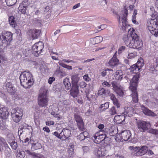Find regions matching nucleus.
<instances>
[{
  "label": "nucleus",
  "mask_w": 158,
  "mask_h": 158,
  "mask_svg": "<svg viewBox=\"0 0 158 158\" xmlns=\"http://www.w3.org/2000/svg\"><path fill=\"white\" fill-rule=\"evenodd\" d=\"M21 85L25 89L30 88L34 83L33 77L29 72H24L19 77Z\"/></svg>",
  "instance_id": "1"
},
{
  "label": "nucleus",
  "mask_w": 158,
  "mask_h": 158,
  "mask_svg": "<svg viewBox=\"0 0 158 158\" xmlns=\"http://www.w3.org/2000/svg\"><path fill=\"white\" fill-rule=\"evenodd\" d=\"M139 78V74H136L133 76L130 81L129 89L132 92L131 95L133 103H137L138 101V95L137 91V89Z\"/></svg>",
  "instance_id": "2"
},
{
  "label": "nucleus",
  "mask_w": 158,
  "mask_h": 158,
  "mask_svg": "<svg viewBox=\"0 0 158 158\" xmlns=\"http://www.w3.org/2000/svg\"><path fill=\"white\" fill-rule=\"evenodd\" d=\"M152 19L149 23H148V28L151 33L156 37L158 36V13L154 11L151 15Z\"/></svg>",
  "instance_id": "3"
},
{
  "label": "nucleus",
  "mask_w": 158,
  "mask_h": 158,
  "mask_svg": "<svg viewBox=\"0 0 158 158\" xmlns=\"http://www.w3.org/2000/svg\"><path fill=\"white\" fill-rule=\"evenodd\" d=\"M13 34L10 32H2L0 34V52L3 47L7 46L12 40Z\"/></svg>",
  "instance_id": "4"
},
{
  "label": "nucleus",
  "mask_w": 158,
  "mask_h": 158,
  "mask_svg": "<svg viewBox=\"0 0 158 158\" xmlns=\"http://www.w3.org/2000/svg\"><path fill=\"white\" fill-rule=\"evenodd\" d=\"M129 149L131 150V154L134 156H142L146 153L148 151L147 146H143L141 148L139 147L130 146Z\"/></svg>",
  "instance_id": "5"
},
{
  "label": "nucleus",
  "mask_w": 158,
  "mask_h": 158,
  "mask_svg": "<svg viewBox=\"0 0 158 158\" xmlns=\"http://www.w3.org/2000/svg\"><path fill=\"white\" fill-rule=\"evenodd\" d=\"M40 93L38 98V103L39 105L42 107H45L48 105V101L47 92L43 90H40Z\"/></svg>",
  "instance_id": "6"
},
{
  "label": "nucleus",
  "mask_w": 158,
  "mask_h": 158,
  "mask_svg": "<svg viewBox=\"0 0 158 158\" xmlns=\"http://www.w3.org/2000/svg\"><path fill=\"white\" fill-rule=\"evenodd\" d=\"M133 39L131 40L130 44V47L133 48L138 49L141 48L143 46V42L141 40L139 39V37L135 33L132 37Z\"/></svg>",
  "instance_id": "7"
},
{
  "label": "nucleus",
  "mask_w": 158,
  "mask_h": 158,
  "mask_svg": "<svg viewBox=\"0 0 158 158\" xmlns=\"http://www.w3.org/2000/svg\"><path fill=\"white\" fill-rule=\"evenodd\" d=\"M44 48V44L42 42L35 43L32 47V52L36 56H38Z\"/></svg>",
  "instance_id": "8"
},
{
  "label": "nucleus",
  "mask_w": 158,
  "mask_h": 158,
  "mask_svg": "<svg viewBox=\"0 0 158 158\" xmlns=\"http://www.w3.org/2000/svg\"><path fill=\"white\" fill-rule=\"evenodd\" d=\"M102 132H103L102 130H99V139H101L100 142H99V145H101L100 147L99 146V148H102L100 149L102 154L101 156L104 155V151L105 150V148L107 145V143H105V140L106 137V132H104V134H101Z\"/></svg>",
  "instance_id": "9"
},
{
  "label": "nucleus",
  "mask_w": 158,
  "mask_h": 158,
  "mask_svg": "<svg viewBox=\"0 0 158 158\" xmlns=\"http://www.w3.org/2000/svg\"><path fill=\"white\" fill-rule=\"evenodd\" d=\"M111 84L113 87V90L119 96H123L124 95V92L120 84L116 81H112Z\"/></svg>",
  "instance_id": "10"
},
{
  "label": "nucleus",
  "mask_w": 158,
  "mask_h": 158,
  "mask_svg": "<svg viewBox=\"0 0 158 158\" xmlns=\"http://www.w3.org/2000/svg\"><path fill=\"white\" fill-rule=\"evenodd\" d=\"M122 13L123 15L122 17V22L120 21V16H119L118 19V21L119 22L120 25L122 27V29L124 30L126 29V27L127 25V16L128 14V10L125 7H124V10H123Z\"/></svg>",
  "instance_id": "11"
},
{
  "label": "nucleus",
  "mask_w": 158,
  "mask_h": 158,
  "mask_svg": "<svg viewBox=\"0 0 158 158\" xmlns=\"http://www.w3.org/2000/svg\"><path fill=\"white\" fill-rule=\"evenodd\" d=\"M137 127L139 130L142 132H145L148 130V127L150 126L149 122H146L142 120H139L137 122Z\"/></svg>",
  "instance_id": "12"
},
{
  "label": "nucleus",
  "mask_w": 158,
  "mask_h": 158,
  "mask_svg": "<svg viewBox=\"0 0 158 158\" xmlns=\"http://www.w3.org/2000/svg\"><path fill=\"white\" fill-rule=\"evenodd\" d=\"M41 32V30L36 29H31L29 30L27 35L31 37L33 40L36 39L39 37Z\"/></svg>",
  "instance_id": "13"
},
{
  "label": "nucleus",
  "mask_w": 158,
  "mask_h": 158,
  "mask_svg": "<svg viewBox=\"0 0 158 158\" xmlns=\"http://www.w3.org/2000/svg\"><path fill=\"white\" fill-rule=\"evenodd\" d=\"M131 29H130V31L131 32L130 35H124L123 36V40L125 43V44L127 46H129L130 47V44L133 38L132 37L133 35L135 34V31L132 28V30H131Z\"/></svg>",
  "instance_id": "14"
},
{
  "label": "nucleus",
  "mask_w": 158,
  "mask_h": 158,
  "mask_svg": "<svg viewBox=\"0 0 158 158\" xmlns=\"http://www.w3.org/2000/svg\"><path fill=\"white\" fill-rule=\"evenodd\" d=\"M9 115L7 108L6 107L0 108V118L5 119H6Z\"/></svg>",
  "instance_id": "15"
},
{
  "label": "nucleus",
  "mask_w": 158,
  "mask_h": 158,
  "mask_svg": "<svg viewBox=\"0 0 158 158\" xmlns=\"http://www.w3.org/2000/svg\"><path fill=\"white\" fill-rule=\"evenodd\" d=\"M125 116L123 114L117 115L114 118V121L117 124H124Z\"/></svg>",
  "instance_id": "16"
},
{
  "label": "nucleus",
  "mask_w": 158,
  "mask_h": 158,
  "mask_svg": "<svg viewBox=\"0 0 158 158\" xmlns=\"http://www.w3.org/2000/svg\"><path fill=\"white\" fill-rule=\"evenodd\" d=\"M131 135V133L129 131L125 130L121 133V137L122 139L125 141H127L130 139Z\"/></svg>",
  "instance_id": "17"
},
{
  "label": "nucleus",
  "mask_w": 158,
  "mask_h": 158,
  "mask_svg": "<svg viewBox=\"0 0 158 158\" xmlns=\"http://www.w3.org/2000/svg\"><path fill=\"white\" fill-rule=\"evenodd\" d=\"M110 71H113V70L108 68H105L102 70L100 75H99V78H100L101 81H103V80L102 79H104L107 74H108Z\"/></svg>",
  "instance_id": "18"
},
{
  "label": "nucleus",
  "mask_w": 158,
  "mask_h": 158,
  "mask_svg": "<svg viewBox=\"0 0 158 158\" xmlns=\"http://www.w3.org/2000/svg\"><path fill=\"white\" fill-rule=\"evenodd\" d=\"M71 87L72 88L70 90L71 95L74 98L77 97L79 92V86H72Z\"/></svg>",
  "instance_id": "19"
},
{
  "label": "nucleus",
  "mask_w": 158,
  "mask_h": 158,
  "mask_svg": "<svg viewBox=\"0 0 158 158\" xmlns=\"http://www.w3.org/2000/svg\"><path fill=\"white\" fill-rule=\"evenodd\" d=\"M62 133V140H64L68 139L70 136L71 134V131L69 129H63L61 132Z\"/></svg>",
  "instance_id": "20"
},
{
  "label": "nucleus",
  "mask_w": 158,
  "mask_h": 158,
  "mask_svg": "<svg viewBox=\"0 0 158 158\" xmlns=\"http://www.w3.org/2000/svg\"><path fill=\"white\" fill-rule=\"evenodd\" d=\"M80 78L78 76V74L73 75L71 77L72 86H78V83L79 80Z\"/></svg>",
  "instance_id": "21"
},
{
  "label": "nucleus",
  "mask_w": 158,
  "mask_h": 158,
  "mask_svg": "<svg viewBox=\"0 0 158 158\" xmlns=\"http://www.w3.org/2000/svg\"><path fill=\"white\" fill-rule=\"evenodd\" d=\"M109 96L110 97V99L113 101L114 104L116 106L117 108L120 107V105L115 95L112 93H109Z\"/></svg>",
  "instance_id": "22"
},
{
  "label": "nucleus",
  "mask_w": 158,
  "mask_h": 158,
  "mask_svg": "<svg viewBox=\"0 0 158 158\" xmlns=\"http://www.w3.org/2000/svg\"><path fill=\"white\" fill-rule=\"evenodd\" d=\"M142 110L143 113L146 115L153 117L156 116V114L147 108L143 106L142 107Z\"/></svg>",
  "instance_id": "23"
},
{
  "label": "nucleus",
  "mask_w": 158,
  "mask_h": 158,
  "mask_svg": "<svg viewBox=\"0 0 158 158\" xmlns=\"http://www.w3.org/2000/svg\"><path fill=\"white\" fill-rule=\"evenodd\" d=\"M123 77V74L122 70H119L116 71L115 73L114 77L116 79L118 80H122Z\"/></svg>",
  "instance_id": "24"
},
{
  "label": "nucleus",
  "mask_w": 158,
  "mask_h": 158,
  "mask_svg": "<svg viewBox=\"0 0 158 158\" xmlns=\"http://www.w3.org/2000/svg\"><path fill=\"white\" fill-rule=\"evenodd\" d=\"M68 156L69 158H73L74 156V146L71 145L69 146V150L68 151Z\"/></svg>",
  "instance_id": "25"
},
{
  "label": "nucleus",
  "mask_w": 158,
  "mask_h": 158,
  "mask_svg": "<svg viewBox=\"0 0 158 158\" xmlns=\"http://www.w3.org/2000/svg\"><path fill=\"white\" fill-rule=\"evenodd\" d=\"M118 60L117 58L114 56L111 59L109 62V64L112 66L116 65L118 64Z\"/></svg>",
  "instance_id": "26"
},
{
  "label": "nucleus",
  "mask_w": 158,
  "mask_h": 158,
  "mask_svg": "<svg viewBox=\"0 0 158 158\" xmlns=\"http://www.w3.org/2000/svg\"><path fill=\"white\" fill-rule=\"evenodd\" d=\"M63 83L66 89L69 90L70 89L72 86H71V84L69 78H65L63 80Z\"/></svg>",
  "instance_id": "27"
},
{
  "label": "nucleus",
  "mask_w": 158,
  "mask_h": 158,
  "mask_svg": "<svg viewBox=\"0 0 158 158\" xmlns=\"http://www.w3.org/2000/svg\"><path fill=\"white\" fill-rule=\"evenodd\" d=\"M134 109L132 107H128L126 110L125 113H126L127 116L130 117L134 114Z\"/></svg>",
  "instance_id": "28"
},
{
  "label": "nucleus",
  "mask_w": 158,
  "mask_h": 158,
  "mask_svg": "<svg viewBox=\"0 0 158 158\" xmlns=\"http://www.w3.org/2000/svg\"><path fill=\"white\" fill-rule=\"evenodd\" d=\"M9 24L13 27H15L16 25V23L15 21V18L13 16H10L9 18Z\"/></svg>",
  "instance_id": "29"
},
{
  "label": "nucleus",
  "mask_w": 158,
  "mask_h": 158,
  "mask_svg": "<svg viewBox=\"0 0 158 158\" xmlns=\"http://www.w3.org/2000/svg\"><path fill=\"white\" fill-rule=\"evenodd\" d=\"M12 112L16 115H19V116L21 117L23 115V110L19 107L17 108L15 110H14L13 111H12Z\"/></svg>",
  "instance_id": "30"
},
{
  "label": "nucleus",
  "mask_w": 158,
  "mask_h": 158,
  "mask_svg": "<svg viewBox=\"0 0 158 158\" xmlns=\"http://www.w3.org/2000/svg\"><path fill=\"white\" fill-rule=\"evenodd\" d=\"M12 118L13 121L16 123H18L22 117L18 115H16L14 113L11 112Z\"/></svg>",
  "instance_id": "31"
},
{
  "label": "nucleus",
  "mask_w": 158,
  "mask_h": 158,
  "mask_svg": "<svg viewBox=\"0 0 158 158\" xmlns=\"http://www.w3.org/2000/svg\"><path fill=\"white\" fill-rule=\"evenodd\" d=\"M130 69L131 70V71L133 73L136 74L139 73L140 70L139 67H138L135 64H134L132 65Z\"/></svg>",
  "instance_id": "32"
},
{
  "label": "nucleus",
  "mask_w": 158,
  "mask_h": 158,
  "mask_svg": "<svg viewBox=\"0 0 158 158\" xmlns=\"http://www.w3.org/2000/svg\"><path fill=\"white\" fill-rule=\"evenodd\" d=\"M74 115L75 119L77 123V124L83 122L82 117H81L77 114H74Z\"/></svg>",
  "instance_id": "33"
},
{
  "label": "nucleus",
  "mask_w": 158,
  "mask_h": 158,
  "mask_svg": "<svg viewBox=\"0 0 158 158\" xmlns=\"http://www.w3.org/2000/svg\"><path fill=\"white\" fill-rule=\"evenodd\" d=\"M109 103L108 102H106L104 104H102L101 105L100 107H99V112H101L104 111L106 109H108L109 107Z\"/></svg>",
  "instance_id": "34"
},
{
  "label": "nucleus",
  "mask_w": 158,
  "mask_h": 158,
  "mask_svg": "<svg viewBox=\"0 0 158 158\" xmlns=\"http://www.w3.org/2000/svg\"><path fill=\"white\" fill-rule=\"evenodd\" d=\"M56 73L58 77L60 78L64 77L66 76L65 72L63 71H61L59 69H58L56 70Z\"/></svg>",
  "instance_id": "35"
},
{
  "label": "nucleus",
  "mask_w": 158,
  "mask_h": 158,
  "mask_svg": "<svg viewBox=\"0 0 158 158\" xmlns=\"http://www.w3.org/2000/svg\"><path fill=\"white\" fill-rule=\"evenodd\" d=\"M93 142L96 144L98 143L99 132L96 133L92 137Z\"/></svg>",
  "instance_id": "36"
},
{
  "label": "nucleus",
  "mask_w": 158,
  "mask_h": 158,
  "mask_svg": "<svg viewBox=\"0 0 158 158\" xmlns=\"http://www.w3.org/2000/svg\"><path fill=\"white\" fill-rule=\"evenodd\" d=\"M58 63L62 67L66 68L68 69L71 70L72 69L71 66L66 65V64L64 63L63 62H62V61H59Z\"/></svg>",
  "instance_id": "37"
},
{
  "label": "nucleus",
  "mask_w": 158,
  "mask_h": 158,
  "mask_svg": "<svg viewBox=\"0 0 158 158\" xmlns=\"http://www.w3.org/2000/svg\"><path fill=\"white\" fill-rule=\"evenodd\" d=\"M17 2V0H6L7 5L10 6L14 5Z\"/></svg>",
  "instance_id": "38"
},
{
  "label": "nucleus",
  "mask_w": 158,
  "mask_h": 158,
  "mask_svg": "<svg viewBox=\"0 0 158 158\" xmlns=\"http://www.w3.org/2000/svg\"><path fill=\"white\" fill-rule=\"evenodd\" d=\"M77 125L79 130L81 131H85V128L84 127V122L77 123Z\"/></svg>",
  "instance_id": "39"
},
{
  "label": "nucleus",
  "mask_w": 158,
  "mask_h": 158,
  "mask_svg": "<svg viewBox=\"0 0 158 158\" xmlns=\"http://www.w3.org/2000/svg\"><path fill=\"white\" fill-rule=\"evenodd\" d=\"M143 61V59L140 58L139 60H138L136 64H135L138 67H139L140 69L144 65Z\"/></svg>",
  "instance_id": "40"
},
{
  "label": "nucleus",
  "mask_w": 158,
  "mask_h": 158,
  "mask_svg": "<svg viewBox=\"0 0 158 158\" xmlns=\"http://www.w3.org/2000/svg\"><path fill=\"white\" fill-rule=\"evenodd\" d=\"M27 8L22 5H19V10L20 12L23 14H25L26 13V11Z\"/></svg>",
  "instance_id": "41"
},
{
  "label": "nucleus",
  "mask_w": 158,
  "mask_h": 158,
  "mask_svg": "<svg viewBox=\"0 0 158 158\" xmlns=\"http://www.w3.org/2000/svg\"><path fill=\"white\" fill-rule=\"evenodd\" d=\"M27 128L25 129V131L28 133L29 135H32V134L33 129L31 126H29L28 125H27Z\"/></svg>",
  "instance_id": "42"
},
{
  "label": "nucleus",
  "mask_w": 158,
  "mask_h": 158,
  "mask_svg": "<svg viewBox=\"0 0 158 158\" xmlns=\"http://www.w3.org/2000/svg\"><path fill=\"white\" fill-rule=\"evenodd\" d=\"M99 95L102 98H105L106 95V90L103 88L99 89Z\"/></svg>",
  "instance_id": "43"
},
{
  "label": "nucleus",
  "mask_w": 158,
  "mask_h": 158,
  "mask_svg": "<svg viewBox=\"0 0 158 158\" xmlns=\"http://www.w3.org/2000/svg\"><path fill=\"white\" fill-rule=\"evenodd\" d=\"M25 153L24 151H19L16 156L17 158H24L25 156Z\"/></svg>",
  "instance_id": "44"
},
{
  "label": "nucleus",
  "mask_w": 158,
  "mask_h": 158,
  "mask_svg": "<svg viewBox=\"0 0 158 158\" xmlns=\"http://www.w3.org/2000/svg\"><path fill=\"white\" fill-rule=\"evenodd\" d=\"M6 87L8 92L10 93H12L13 89H12L13 87L11 83L10 82L8 83L6 85Z\"/></svg>",
  "instance_id": "45"
},
{
  "label": "nucleus",
  "mask_w": 158,
  "mask_h": 158,
  "mask_svg": "<svg viewBox=\"0 0 158 158\" xmlns=\"http://www.w3.org/2000/svg\"><path fill=\"white\" fill-rule=\"evenodd\" d=\"M52 134L56 137L58 139L62 140V132H61L60 134L58 133V132L57 131H55L54 133H52Z\"/></svg>",
  "instance_id": "46"
},
{
  "label": "nucleus",
  "mask_w": 158,
  "mask_h": 158,
  "mask_svg": "<svg viewBox=\"0 0 158 158\" xmlns=\"http://www.w3.org/2000/svg\"><path fill=\"white\" fill-rule=\"evenodd\" d=\"M110 114L112 115L116 114V110L115 107L113 106L111 107L109 111Z\"/></svg>",
  "instance_id": "47"
},
{
  "label": "nucleus",
  "mask_w": 158,
  "mask_h": 158,
  "mask_svg": "<svg viewBox=\"0 0 158 158\" xmlns=\"http://www.w3.org/2000/svg\"><path fill=\"white\" fill-rule=\"evenodd\" d=\"M148 132L152 134L155 135L158 134V130L156 129L151 128L148 130Z\"/></svg>",
  "instance_id": "48"
},
{
  "label": "nucleus",
  "mask_w": 158,
  "mask_h": 158,
  "mask_svg": "<svg viewBox=\"0 0 158 158\" xmlns=\"http://www.w3.org/2000/svg\"><path fill=\"white\" fill-rule=\"evenodd\" d=\"M29 3L28 0H24L23 2L21 3L20 5L23 6L27 8L28 6L29 5Z\"/></svg>",
  "instance_id": "49"
},
{
  "label": "nucleus",
  "mask_w": 158,
  "mask_h": 158,
  "mask_svg": "<svg viewBox=\"0 0 158 158\" xmlns=\"http://www.w3.org/2000/svg\"><path fill=\"white\" fill-rule=\"evenodd\" d=\"M107 2L106 0H102V2H101V7L104 9H107Z\"/></svg>",
  "instance_id": "50"
},
{
  "label": "nucleus",
  "mask_w": 158,
  "mask_h": 158,
  "mask_svg": "<svg viewBox=\"0 0 158 158\" xmlns=\"http://www.w3.org/2000/svg\"><path fill=\"white\" fill-rule=\"evenodd\" d=\"M77 139L82 141L85 139V138L84 135L82 133H81L79 135L77 136Z\"/></svg>",
  "instance_id": "51"
},
{
  "label": "nucleus",
  "mask_w": 158,
  "mask_h": 158,
  "mask_svg": "<svg viewBox=\"0 0 158 158\" xmlns=\"http://www.w3.org/2000/svg\"><path fill=\"white\" fill-rule=\"evenodd\" d=\"M102 83V85L105 87H110L111 86V85L108 82L105 81V80H103Z\"/></svg>",
  "instance_id": "52"
},
{
  "label": "nucleus",
  "mask_w": 158,
  "mask_h": 158,
  "mask_svg": "<svg viewBox=\"0 0 158 158\" xmlns=\"http://www.w3.org/2000/svg\"><path fill=\"white\" fill-rule=\"evenodd\" d=\"M87 84L84 81H81L80 82L78 85L79 87L80 88H84L86 86Z\"/></svg>",
  "instance_id": "53"
},
{
  "label": "nucleus",
  "mask_w": 158,
  "mask_h": 158,
  "mask_svg": "<svg viewBox=\"0 0 158 158\" xmlns=\"http://www.w3.org/2000/svg\"><path fill=\"white\" fill-rule=\"evenodd\" d=\"M10 146L12 149L15 150L17 147V145L16 142H12L10 143Z\"/></svg>",
  "instance_id": "54"
},
{
  "label": "nucleus",
  "mask_w": 158,
  "mask_h": 158,
  "mask_svg": "<svg viewBox=\"0 0 158 158\" xmlns=\"http://www.w3.org/2000/svg\"><path fill=\"white\" fill-rule=\"evenodd\" d=\"M98 36H96L92 39V41H93V44H98Z\"/></svg>",
  "instance_id": "55"
},
{
  "label": "nucleus",
  "mask_w": 158,
  "mask_h": 158,
  "mask_svg": "<svg viewBox=\"0 0 158 158\" xmlns=\"http://www.w3.org/2000/svg\"><path fill=\"white\" fill-rule=\"evenodd\" d=\"M45 123L46 125L49 126L51 125H53L55 123V122L53 121H47Z\"/></svg>",
  "instance_id": "56"
},
{
  "label": "nucleus",
  "mask_w": 158,
  "mask_h": 158,
  "mask_svg": "<svg viewBox=\"0 0 158 158\" xmlns=\"http://www.w3.org/2000/svg\"><path fill=\"white\" fill-rule=\"evenodd\" d=\"M125 47L124 46H122L120 47L118 51V53H121L123 51L125 50Z\"/></svg>",
  "instance_id": "57"
},
{
  "label": "nucleus",
  "mask_w": 158,
  "mask_h": 158,
  "mask_svg": "<svg viewBox=\"0 0 158 158\" xmlns=\"http://www.w3.org/2000/svg\"><path fill=\"white\" fill-rule=\"evenodd\" d=\"M84 79L86 81H88L90 80V78L89 77L88 74H85L83 76Z\"/></svg>",
  "instance_id": "58"
},
{
  "label": "nucleus",
  "mask_w": 158,
  "mask_h": 158,
  "mask_svg": "<svg viewBox=\"0 0 158 158\" xmlns=\"http://www.w3.org/2000/svg\"><path fill=\"white\" fill-rule=\"evenodd\" d=\"M53 114H52H52L54 115V117L57 118V119L59 120L60 119V114H55V112H53Z\"/></svg>",
  "instance_id": "59"
},
{
  "label": "nucleus",
  "mask_w": 158,
  "mask_h": 158,
  "mask_svg": "<svg viewBox=\"0 0 158 158\" xmlns=\"http://www.w3.org/2000/svg\"><path fill=\"white\" fill-rule=\"evenodd\" d=\"M25 152L27 154L32 156H35V152H31L29 150H25Z\"/></svg>",
  "instance_id": "60"
},
{
  "label": "nucleus",
  "mask_w": 158,
  "mask_h": 158,
  "mask_svg": "<svg viewBox=\"0 0 158 158\" xmlns=\"http://www.w3.org/2000/svg\"><path fill=\"white\" fill-rule=\"evenodd\" d=\"M55 80V78L54 77H50L48 79V82L49 84H51Z\"/></svg>",
  "instance_id": "61"
},
{
  "label": "nucleus",
  "mask_w": 158,
  "mask_h": 158,
  "mask_svg": "<svg viewBox=\"0 0 158 158\" xmlns=\"http://www.w3.org/2000/svg\"><path fill=\"white\" fill-rule=\"evenodd\" d=\"M24 129L23 127H22V126L20 127L18 129V135H21L23 131H22V130Z\"/></svg>",
  "instance_id": "62"
},
{
  "label": "nucleus",
  "mask_w": 158,
  "mask_h": 158,
  "mask_svg": "<svg viewBox=\"0 0 158 158\" xmlns=\"http://www.w3.org/2000/svg\"><path fill=\"white\" fill-rule=\"evenodd\" d=\"M135 56L134 53H131L128 54L127 57L128 58L131 59L134 58Z\"/></svg>",
  "instance_id": "63"
},
{
  "label": "nucleus",
  "mask_w": 158,
  "mask_h": 158,
  "mask_svg": "<svg viewBox=\"0 0 158 158\" xmlns=\"http://www.w3.org/2000/svg\"><path fill=\"white\" fill-rule=\"evenodd\" d=\"M43 130L48 133H49L50 132V130L49 128L48 127H45L43 128Z\"/></svg>",
  "instance_id": "64"
}]
</instances>
